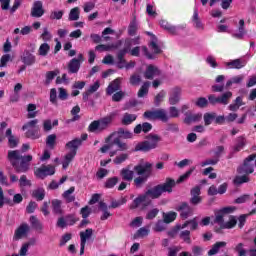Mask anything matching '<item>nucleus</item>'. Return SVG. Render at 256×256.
<instances>
[{
    "mask_svg": "<svg viewBox=\"0 0 256 256\" xmlns=\"http://www.w3.org/2000/svg\"><path fill=\"white\" fill-rule=\"evenodd\" d=\"M193 171H195V167L190 168L185 174L181 175L177 181H175L173 178H166L164 183L148 189L144 194L135 198L133 204L130 206V209H137L141 203H146L145 206L147 207V205L151 203L149 197H151V199H159L163 193H173V187L187 181V179H189V177H191L193 174Z\"/></svg>",
    "mask_w": 256,
    "mask_h": 256,
    "instance_id": "nucleus-1",
    "label": "nucleus"
},
{
    "mask_svg": "<svg viewBox=\"0 0 256 256\" xmlns=\"http://www.w3.org/2000/svg\"><path fill=\"white\" fill-rule=\"evenodd\" d=\"M7 159L16 173H27L31 165L30 161H33V156H23L19 150H9Z\"/></svg>",
    "mask_w": 256,
    "mask_h": 256,
    "instance_id": "nucleus-2",
    "label": "nucleus"
},
{
    "mask_svg": "<svg viewBox=\"0 0 256 256\" xmlns=\"http://www.w3.org/2000/svg\"><path fill=\"white\" fill-rule=\"evenodd\" d=\"M235 207H224L220 210H216L214 212L215 219L214 223L221 225V229H234L237 226V216L230 215L229 220L225 222V215H229V213H233L235 211Z\"/></svg>",
    "mask_w": 256,
    "mask_h": 256,
    "instance_id": "nucleus-3",
    "label": "nucleus"
},
{
    "mask_svg": "<svg viewBox=\"0 0 256 256\" xmlns=\"http://www.w3.org/2000/svg\"><path fill=\"white\" fill-rule=\"evenodd\" d=\"M133 171L136 172L138 177L134 179V185L137 189H141L145 183H147V179L151 177L153 173V164L150 162H140L136 166H134Z\"/></svg>",
    "mask_w": 256,
    "mask_h": 256,
    "instance_id": "nucleus-4",
    "label": "nucleus"
},
{
    "mask_svg": "<svg viewBox=\"0 0 256 256\" xmlns=\"http://www.w3.org/2000/svg\"><path fill=\"white\" fill-rule=\"evenodd\" d=\"M159 142H161V136L157 134H149L146 136V140L139 142L134 151H142V153H149V151L153 149H157L159 147Z\"/></svg>",
    "mask_w": 256,
    "mask_h": 256,
    "instance_id": "nucleus-5",
    "label": "nucleus"
},
{
    "mask_svg": "<svg viewBox=\"0 0 256 256\" xmlns=\"http://www.w3.org/2000/svg\"><path fill=\"white\" fill-rule=\"evenodd\" d=\"M141 44V37L136 38H127L124 42V49H121L117 52V60H118V69H123L125 67V63L127 61L125 60V56L127 53L131 51V47L133 45H140Z\"/></svg>",
    "mask_w": 256,
    "mask_h": 256,
    "instance_id": "nucleus-6",
    "label": "nucleus"
},
{
    "mask_svg": "<svg viewBox=\"0 0 256 256\" xmlns=\"http://www.w3.org/2000/svg\"><path fill=\"white\" fill-rule=\"evenodd\" d=\"M114 118L115 114H110L98 120H94L90 123L88 131L90 133H103V131H107V129L111 127Z\"/></svg>",
    "mask_w": 256,
    "mask_h": 256,
    "instance_id": "nucleus-7",
    "label": "nucleus"
},
{
    "mask_svg": "<svg viewBox=\"0 0 256 256\" xmlns=\"http://www.w3.org/2000/svg\"><path fill=\"white\" fill-rule=\"evenodd\" d=\"M256 153L249 155L244 159L243 164L237 168L238 175H251L255 171V168L251 161H255Z\"/></svg>",
    "mask_w": 256,
    "mask_h": 256,
    "instance_id": "nucleus-8",
    "label": "nucleus"
},
{
    "mask_svg": "<svg viewBox=\"0 0 256 256\" xmlns=\"http://www.w3.org/2000/svg\"><path fill=\"white\" fill-rule=\"evenodd\" d=\"M231 97H233V92L231 91L224 92L220 96L211 94L208 96V103H210V105H229Z\"/></svg>",
    "mask_w": 256,
    "mask_h": 256,
    "instance_id": "nucleus-9",
    "label": "nucleus"
},
{
    "mask_svg": "<svg viewBox=\"0 0 256 256\" xmlns=\"http://www.w3.org/2000/svg\"><path fill=\"white\" fill-rule=\"evenodd\" d=\"M145 119H149L150 121H163V123H167L169 121V116H167V111L165 109H158L154 111H146L143 114Z\"/></svg>",
    "mask_w": 256,
    "mask_h": 256,
    "instance_id": "nucleus-10",
    "label": "nucleus"
},
{
    "mask_svg": "<svg viewBox=\"0 0 256 256\" xmlns=\"http://www.w3.org/2000/svg\"><path fill=\"white\" fill-rule=\"evenodd\" d=\"M35 175L38 179H45V177L55 175V166L42 165L40 168L36 169Z\"/></svg>",
    "mask_w": 256,
    "mask_h": 256,
    "instance_id": "nucleus-11",
    "label": "nucleus"
},
{
    "mask_svg": "<svg viewBox=\"0 0 256 256\" xmlns=\"http://www.w3.org/2000/svg\"><path fill=\"white\" fill-rule=\"evenodd\" d=\"M85 61L83 54H78L77 58H73L68 63V73H79V69H81V63Z\"/></svg>",
    "mask_w": 256,
    "mask_h": 256,
    "instance_id": "nucleus-12",
    "label": "nucleus"
},
{
    "mask_svg": "<svg viewBox=\"0 0 256 256\" xmlns=\"http://www.w3.org/2000/svg\"><path fill=\"white\" fill-rule=\"evenodd\" d=\"M114 135H117L116 139H133V133L129 130H125L124 128H119L116 132H113L106 138V143H109L111 139H113Z\"/></svg>",
    "mask_w": 256,
    "mask_h": 256,
    "instance_id": "nucleus-13",
    "label": "nucleus"
},
{
    "mask_svg": "<svg viewBox=\"0 0 256 256\" xmlns=\"http://www.w3.org/2000/svg\"><path fill=\"white\" fill-rule=\"evenodd\" d=\"M177 211H180L181 219H189L193 215V208L189 206V203L182 202L177 208Z\"/></svg>",
    "mask_w": 256,
    "mask_h": 256,
    "instance_id": "nucleus-14",
    "label": "nucleus"
},
{
    "mask_svg": "<svg viewBox=\"0 0 256 256\" xmlns=\"http://www.w3.org/2000/svg\"><path fill=\"white\" fill-rule=\"evenodd\" d=\"M31 17H35L39 19V17H43L45 15V9H43V2L42 1H35L31 8Z\"/></svg>",
    "mask_w": 256,
    "mask_h": 256,
    "instance_id": "nucleus-15",
    "label": "nucleus"
},
{
    "mask_svg": "<svg viewBox=\"0 0 256 256\" xmlns=\"http://www.w3.org/2000/svg\"><path fill=\"white\" fill-rule=\"evenodd\" d=\"M181 87L176 86L170 90L169 93V103L170 105H177L181 101Z\"/></svg>",
    "mask_w": 256,
    "mask_h": 256,
    "instance_id": "nucleus-16",
    "label": "nucleus"
},
{
    "mask_svg": "<svg viewBox=\"0 0 256 256\" xmlns=\"http://www.w3.org/2000/svg\"><path fill=\"white\" fill-rule=\"evenodd\" d=\"M29 224L22 223L16 230L13 236L14 241H19V239H23L27 233H29Z\"/></svg>",
    "mask_w": 256,
    "mask_h": 256,
    "instance_id": "nucleus-17",
    "label": "nucleus"
},
{
    "mask_svg": "<svg viewBox=\"0 0 256 256\" xmlns=\"http://www.w3.org/2000/svg\"><path fill=\"white\" fill-rule=\"evenodd\" d=\"M159 75H161V70H159L157 66L152 64L148 65L144 72V77L150 80H153L154 77H159Z\"/></svg>",
    "mask_w": 256,
    "mask_h": 256,
    "instance_id": "nucleus-18",
    "label": "nucleus"
},
{
    "mask_svg": "<svg viewBox=\"0 0 256 256\" xmlns=\"http://www.w3.org/2000/svg\"><path fill=\"white\" fill-rule=\"evenodd\" d=\"M185 118H184V123L185 125H191V123H199L203 119V114L197 113L193 114L191 112H186L184 113Z\"/></svg>",
    "mask_w": 256,
    "mask_h": 256,
    "instance_id": "nucleus-19",
    "label": "nucleus"
},
{
    "mask_svg": "<svg viewBox=\"0 0 256 256\" xmlns=\"http://www.w3.org/2000/svg\"><path fill=\"white\" fill-rule=\"evenodd\" d=\"M21 61L24 63V65L31 66L35 65V61H37V59L35 58V55L31 54L29 50H25L21 55Z\"/></svg>",
    "mask_w": 256,
    "mask_h": 256,
    "instance_id": "nucleus-20",
    "label": "nucleus"
},
{
    "mask_svg": "<svg viewBox=\"0 0 256 256\" xmlns=\"http://www.w3.org/2000/svg\"><path fill=\"white\" fill-rule=\"evenodd\" d=\"M119 89H121V78H116L108 85L106 93L107 95H113L115 91H119Z\"/></svg>",
    "mask_w": 256,
    "mask_h": 256,
    "instance_id": "nucleus-21",
    "label": "nucleus"
},
{
    "mask_svg": "<svg viewBox=\"0 0 256 256\" xmlns=\"http://www.w3.org/2000/svg\"><path fill=\"white\" fill-rule=\"evenodd\" d=\"M226 65L227 67H230V69H243V67L247 65V60L238 58L230 62H227Z\"/></svg>",
    "mask_w": 256,
    "mask_h": 256,
    "instance_id": "nucleus-22",
    "label": "nucleus"
},
{
    "mask_svg": "<svg viewBox=\"0 0 256 256\" xmlns=\"http://www.w3.org/2000/svg\"><path fill=\"white\" fill-rule=\"evenodd\" d=\"M245 35H247V30H245V20L241 19L239 21L238 33H233L232 37L235 39H244Z\"/></svg>",
    "mask_w": 256,
    "mask_h": 256,
    "instance_id": "nucleus-23",
    "label": "nucleus"
},
{
    "mask_svg": "<svg viewBox=\"0 0 256 256\" xmlns=\"http://www.w3.org/2000/svg\"><path fill=\"white\" fill-rule=\"evenodd\" d=\"M120 175L123 181H133V177H135V170H130L129 167L123 168L120 172Z\"/></svg>",
    "mask_w": 256,
    "mask_h": 256,
    "instance_id": "nucleus-24",
    "label": "nucleus"
},
{
    "mask_svg": "<svg viewBox=\"0 0 256 256\" xmlns=\"http://www.w3.org/2000/svg\"><path fill=\"white\" fill-rule=\"evenodd\" d=\"M139 29V24L137 23V16H133L129 26H128V35L131 37L137 35V30Z\"/></svg>",
    "mask_w": 256,
    "mask_h": 256,
    "instance_id": "nucleus-25",
    "label": "nucleus"
},
{
    "mask_svg": "<svg viewBox=\"0 0 256 256\" xmlns=\"http://www.w3.org/2000/svg\"><path fill=\"white\" fill-rule=\"evenodd\" d=\"M99 209L103 212V215L100 217L101 221H107V219L112 215L111 212H109V206H107V203L100 201Z\"/></svg>",
    "mask_w": 256,
    "mask_h": 256,
    "instance_id": "nucleus-26",
    "label": "nucleus"
},
{
    "mask_svg": "<svg viewBox=\"0 0 256 256\" xmlns=\"http://www.w3.org/2000/svg\"><path fill=\"white\" fill-rule=\"evenodd\" d=\"M93 237V229L87 228L85 231L80 232V243L87 245V241H90Z\"/></svg>",
    "mask_w": 256,
    "mask_h": 256,
    "instance_id": "nucleus-27",
    "label": "nucleus"
},
{
    "mask_svg": "<svg viewBox=\"0 0 256 256\" xmlns=\"http://www.w3.org/2000/svg\"><path fill=\"white\" fill-rule=\"evenodd\" d=\"M81 145H82L81 138H76V139L69 141L66 144V147H67V149H70V151H74L77 154V149H79V147H81Z\"/></svg>",
    "mask_w": 256,
    "mask_h": 256,
    "instance_id": "nucleus-28",
    "label": "nucleus"
},
{
    "mask_svg": "<svg viewBox=\"0 0 256 256\" xmlns=\"http://www.w3.org/2000/svg\"><path fill=\"white\" fill-rule=\"evenodd\" d=\"M72 193H75L74 186L70 187L62 194V197L65 199L66 203H73V201H75V196L71 195Z\"/></svg>",
    "mask_w": 256,
    "mask_h": 256,
    "instance_id": "nucleus-29",
    "label": "nucleus"
},
{
    "mask_svg": "<svg viewBox=\"0 0 256 256\" xmlns=\"http://www.w3.org/2000/svg\"><path fill=\"white\" fill-rule=\"evenodd\" d=\"M222 247H227V242H216L212 248L208 251L209 256L217 255L219 253V249Z\"/></svg>",
    "mask_w": 256,
    "mask_h": 256,
    "instance_id": "nucleus-30",
    "label": "nucleus"
},
{
    "mask_svg": "<svg viewBox=\"0 0 256 256\" xmlns=\"http://www.w3.org/2000/svg\"><path fill=\"white\" fill-rule=\"evenodd\" d=\"M150 85H151V82H149V81H146L143 83V85L140 87L138 94H137L139 98H143L146 95H149Z\"/></svg>",
    "mask_w": 256,
    "mask_h": 256,
    "instance_id": "nucleus-31",
    "label": "nucleus"
},
{
    "mask_svg": "<svg viewBox=\"0 0 256 256\" xmlns=\"http://www.w3.org/2000/svg\"><path fill=\"white\" fill-rule=\"evenodd\" d=\"M30 223L32 225V229H35V231H39L41 233L43 231V224L37 219L35 216L30 217Z\"/></svg>",
    "mask_w": 256,
    "mask_h": 256,
    "instance_id": "nucleus-32",
    "label": "nucleus"
},
{
    "mask_svg": "<svg viewBox=\"0 0 256 256\" xmlns=\"http://www.w3.org/2000/svg\"><path fill=\"white\" fill-rule=\"evenodd\" d=\"M136 120H137V115L125 113L123 115L121 123L122 125H131V123H133V121H136Z\"/></svg>",
    "mask_w": 256,
    "mask_h": 256,
    "instance_id": "nucleus-33",
    "label": "nucleus"
},
{
    "mask_svg": "<svg viewBox=\"0 0 256 256\" xmlns=\"http://www.w3.org/2000/svg\"><path fill=\"white\" fill-rule=\"evenodd\" d=\"M61 204H62L61 200H57V199L52 200V209L55 215H63V209L61 208Z\"/></svg>",
    "mask_w": 256,
    "mask_h": 256,
    "instance_id": "nucleus-34",
    "label": "nucleus"
},
{
    "mask_svg": "<svg viewBox=\"0 0 256 256\" xmlns=\"http://www.w3.org/2000/svg\"><path fill=\"white\" fill-rule=\"evenodd\" d=\"M79 113H81V107H79V105L74 106L71 110V115H73V118L68 120V123L79 121V119H81V116L79 115Z\"/></svg>",
    "mask_w": 256,
    "mask_h": 256,
    "instance_id": "nucleus-35",
    "label": "nucleus"
},
{
    "mask_svg": "<svg viewBox=\"0 0 256 256\" xmlns=\"http://www.w3.org/2000/svg\"><path fill=\"white\" fill-rule=\"evenodd\" d=\"M32 197H34V199L37 201H43V199H45V189L37 188L33 190Z\"/></svg>",
    "mask_w": 256,
    "mask_h": 256,
    "instance_id": "nucleus-36",
    "label": "nucleus"
},
{
    "mask_svg": "<svg viewBox=\"0 0 256 256\" xmlns=\"http://www.w3.org/2000/svg\"><path fill=\"white\" fill-rule=\"evenodd\" d=\"M46 145L49 149H55V145H57V135L50 134L46 138Z\"/></svg>",
    "mask_w": 256,
    "mask_h": 256,
    "instance_id": "nucleus-37",
    "label": "nucleus"
},
{
    "mask_svg": "<svg viewBox=\"0 0 256 256\" xmlns=\"http://www.w3.org/2000/svg\"><path fill=\"white\" fill-rule=\"evenodd\" d=\"M192 21L195 24L196 29L203 31V23H201V20L199 19V12L197 9L194 10Z\"/></svg>",
    "mask_w": 256,
    "mask_h": 256,
    "instance_id": "nucleus-38",
    "label": "nucleus"
},
{
    "mask_svg": "<svg viewBox=\"0 0 256 256\" xmlns=\"http://www.w3.org/2000/svg\"><path fill=\"white\" fill-rule=\"evenodd\" d=\"M163 219L166 224L173 223L177 219V212L163 213Z\"/></svg>",
    "mask_w": 256,
    "mask_h": 256,
    "instance_id": "nucleus-39",
    "label": "nucleus"
},
{
    "mask_svg": "<svg viewBox=\"0 0 256 256\" xmlns=\"http://www.w3.org/2000/svg\"><path fill=\"white\" fill-rule=\"evenodd\" d=\"M242 176H236L234 178V185H243V183H249V175L247 174H240Z\"/></svg>",
    "mask_w": 256,
    "mask_h": 256,
    "instance_id": "nucleus-40",
    "label": "nucleus"
},
{
    "mask_svg": "<svg viewBox=\"0 0 256 256\" xmlns=\"http://www.w3.org/2000/svg\"><path fill=\"white\" fill-rule=\"evenodd\" d=\"M117 183H119V178L117 176H114L106 180V182L104 183V187L106 189H113V187H115Z\"/></svg>",
    "mask_w": 256,
    "mask_h": 256,
    "instance_id": "nucleus-41",
    "label": "nucleus"
},
{
    "mask_svg": "<svg viewBox=\"0 0 256 256\" xmlns=\"http://www.w3.org/2000/svg\"><path fill=\"white\" fill-rule=\"evenodd\" d=\"M243 147H245V137L240 136L236 139V144L233 147L235 153L239 152Z\"/></svg>",
    "mask_w": 256,
    "mask_h": 256,
    "instance_id": "nucleus-42",
    "label": "nucleus"
},
{
    "mask_svg": "<svg viewBox=\"0 0 256 256\" xmlns=\"http://www.w3.org/2000/svg\"><path fill=\"white\" fill-rule=\"evenodd\" d=\"M58 74H59V70L46 72L45 85H50L51 81H53V79H55L58 76Z\"/></svg>",
    "mask_w": 256,
    "mask_h": 256,
    "instance_id": "nucleus-43",
    "label": "nucleus"
},
{
    "mask_svg": "<svg viewBox=\"0 0 256 256\" xmlns=\"http://www.w3.org/2000/svg\"><path fill=\"white\" fill-rule=\"evenodd\" d=\"M25 137H27V139H39V128L29 129L25 133Z\"/></svg>",
    "mask_w": 256,
    "mask_h": 256,
    "instance_id": "nucleus-44",
    "label": "nucleus"
},
{
    "mask_svg": "<svg viewBox=\"0 0 256 256\" xmlns=\"http://www.w3.org/2000/svg\"><path fill=\"white\" fill-rule=\"evenodd\" d=\"M37 123H39V120L38 119H34V120H31L29 122H27L26 124H24L22 126V131H27L30 130V129H39V127H37Z\"/></svg>",
    "mask_w": 256,
    "mask_h": 256,
    "instance_id": "nucleus-45",
    "label": "nucleus"
},
{
    "mask_svg": "<svg viewBox=\"0 0 256 256\" xmlns=\"http://www.w3.org/2000/svg\"><path fill=\"white\" fill-rule=\"evenodd\" d=\"M152 37L153 40L150 42V47L156 55H159V53H162V50L159 45H157V36L152 35Z\"/></svg>",
    "mask_w": 256,
    "mask_h": 256,
    "instance_id": "nucleus-46",
    "label": "nucleus"
},
{
    "mask_svg": "<svg viewBox=\"0 0 256 256\" xmlns=\"http://www.w3.org/2000/svg\"><path fill=\"white\" fill-rule=\"evenodd\" d=\"M165 95H167V92H165V90L160 91L154 99V105L156 107H159V105H161V103H163V99H165Z\"/></svg>",
    "mask_w": 256,
    "mask_h": 256,
    "instance_id": "nucleus-47",
    "label": "nucleus"
},
{
    "mask_svg": "<svg viewBox=\"0 0 256 256\" xmlns=\"http://www.w3.org/2000/svg\"><path fill=\"white\" fill-rule=\"evenodd\" d=\"M79 7L72 8L69 13V21H79Z\"/></svg>",
    "mask_w": 256,
    "mask_h": 256,
    "instance_id": "nucleus-48",
    "label": "nucleus"
},
{
    "mask_svg": "<svg viewBox=\"0 0 256 256\" xmlns=\"http://www.w3.org/2000/svg\"><path fill=\"white\" fill-rule=\"evenodd\" d=\"M203 117H204V125L206 127H209V125H211V123L215 121V112L205 113Z\"/></svg>",
    "mask_w": 256,
    "mask_h": 256,
    "instance_id": "nucleus-49",
    "label": "nucleus"
},
{
    "mask_svg": "<svg viewBox=\"0 0 256 256\" xmlns=\"http://www.w3.org/2000/svg\"><path fill=\"white\" fill-rule=\"evenodd\" d=\"M127 203V198H121L120 200H112L111 205L108 206L109 209H117L121 207V205H125Z\"/></svg>",
    "mask_w": 256,
    "mask_h": 256,
    "instance_id": "nucleus-50",
    "label": "nucleus"
},
{
    "mask_svg": "<svg viewBox=\"0 0 256 256\" xmlns=\"http://www.w3.org/2000/svg\"><path fill=\"white\" fill-rule=\"evenodd\" d=\"M129 159V154L127 153H122L119 156H116L115 159L113 160V163L115 165H121V163H125Z\"/></svg>",
    "mask_w": 256,
    "mask_h": 256,
    "instance_id": "nucleus-51",
    "label": "nucleus"
},
{
    "mask_svg": "<svg viewBox=\"0 0 256 256\" xmlns=\"http://www.w3.org/2000/svg\"><path fill=\"white\" fill-rule=\"evenodd\" d=\"M35 109H37V105L28 104V107H27V111H28L27 117H28V119H35V117H37V112H33V111H35Z\"/></svg>",
    "mask_w": 256,
    "mask_h": 256,
    "instance_id": "nucleus-52",
    "label": "nucleus"
},
{
    "mask_svg": "<svg viewBox=\"0 0 256 256\" xmlns=\"http://www.w3.org/2000/svg\"><path fill=\"white\" fill-rule=\"evenodd\" d=\"M114 145H117L118 151H127V149H129V145L119 140V138L114 139Z\"/></svg>",
    "mask_w": 256,
    "mask_h": 256,
    "instance_id": "nucleus-53",
    "label": "nucleus"
},
{
    "mask_svg": "<svg viewBox=\"0 0 256 256\" xmlns=\"http://www.w3.org/2000/svg\"><path fill=\"white\" fill-rule=\"evenodd\" d=\"M50 49H51V47L49 46V44L43 43L40 45L38 53L42 57H46V55H47V53H49Z\"/></svg>",
    "mask_w": 256,
    "mask_h": 256,
    "instance_id": "nucleus-54",
    "label": "nucleus"
},
{
    "mask_svg": "<svg viewBox=\"0 0 256 256\" xmlns=\"http://www.w3.org/2000/svg\"><path fill=\"white\" fill-rule=\"evenodd\" d=\"M196 107H199L200 109H205L209 105V100L205 97H200L195 102Z\"/></svg>",
    "mask_w": 256,
    "mask_h": 256,
    "instance_id": "nucleus-55",
    "label": "nucleus"
},
{
    "mask_svg": "<svg viewBox=\"0 0 256 256\" xmlns=\"http://www.w3.org/2000/svg\"><path fill=\"white\" fill-rule=\"evenodd\" d=\"M180 239H183L185 243H188V245H191V231L184 230L180 233Z\"/></svg>",
    "mask_w": 256,
    "mask_h": 256,
    "instance_id": "nucleus-56",
    "label": "nucleus"
},
{
    "mask_svg": "<svg viewBox=\"0 0 256 256\" xmlns=\"http://www.w3.org/2000/svg\"><path fill=\"white\" fill-rule=\"evenodd\" d=\"M245 244L243 243H238L236 245V247L234 248V250L236 251V253H238V256H247V250H245Z\"/></svg>",
    "mask_w": 256,
    "mask_h": 256,
    "instance_id": "nucleus-57",
    "label": "nucleus"
},
{
    "mask_svg": "<svg viewBox=\"0 0 256 256\" xmlns=\"http://www.w3.org/2000/svg\"><path fill=\"white\" fill-rule=\"evenodd\" d=\"M31 180L27 179L26 175H22L19 179V186L20 187H31Z\"/></svg>",
    "mask_w": 256,
    "mask_h": 256,
    "instance_id": "nucleus-58",
    "label": "nucleus"
},
{
    "mask_svg": "<svg viewBox=\"0 0 256 256\" xmlns=\"http://www.w3.org/2000/svg\"><path fill=\"white\" fill-rule=\"evenodd\" d=\"M154 231H156L157 233H161V231H165V221L158 220L155 224Z\"/></svg>",
    "mask_w": 256,
    "mask_h": 256,
    "instance_id": "nucleus-59",
    "label": "nucleus"
},
{
    "mask_svg": "<svg viewBox=\"0 0 256 256\" xmlns=\"http://www.w3.org/2000/svg\"><path fill=\"white\" fill-rule=\"evenodd\" d=\"M157 215H159V208H154L152 210H150L147 214H146V219H148L149 221L155 219V217H157Z\"/></svg>",
    "mask_w": 256,
    "mask_h": 256,
    "instance_id": "nucleus-60",
    "label": "nucleus"
},
{
    "mask_svg": "<svg viewBox=\"0 0 256 256\" xmlns=\"http://www.w3.org/2000/svg\"><path fill=\"white\" fill-rule=\"evenodd\" d=\"M66 219V225H75V223H77V221H79L78 218L75 217L74 214H69L65 217Z\"/></svg>",
    "mask_w": 256,
    "mask_h": 256,
    "instance_id": "nucleus-61",
    "label": "nucleus"
},
{
    "mask_svg": "<svg viewBox=\"0 0 256 256\" xmlns=\"http://www.w3.org/2000/svg\"><path fill=\"white\" fill-rule=\"evenodd\" d=\"M65 14V11H63V10H59V11H53V12H51V14H50V19H57V20H59V19H63V15Z\"/></svg>",
    "mask_w": 256,
    "mask_h": 256,
    "instance_id": "nucleus-62",
    "label": "nucleus"
},
{
    "mask_svg": "<svg viewBox=\"0 0 256 256\" xmlns=\"http://www.w3.org/2000/svg\"><path fill=\"white\" fill-rule=\"evenodd\" d=\"M139 83H141V76L138 74H133L130 76V85L137 86Z\"/></svg>",
    "mask_w": 256,
    "mask_h": 256,
    "instance_id": "nucleus-63",
    "label": "nucleus"
},
{
    "mask_svg": "<svg viewBox=\"0 0 256 256\" xmlns=\"http://www.w3.org/2000/svg\"><path fill=\"white\" fill-rule=\"evenodd\" d=\"M181 251V247L173 246L168 248V256H177V253Z\"/></svg>",
    "mask_w": 256,
    "mask_h": 256,
    "instance_id": "nucleus-64",
    "label": "nucleus"
}]
</instances>
